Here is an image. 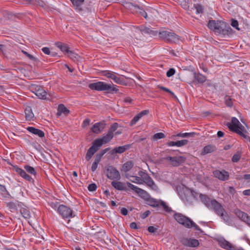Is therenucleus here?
Segmentation results:
<instances>
[{
	"label": "nucleus",
	"instance_id": "nucleus-1",
	"mask_svg": "<svg viewBox=\"0 0 250 250\" xmlns=\"http://www.w3.org/2000/svg\"><path fill=\"white\" fill-rule=\"evenodd\" d=\"M208 26L221 37L229 36L233 31L227 23L222 21L209 20Z\"/></svg>",
	"mask_w": 250,
	"mask_h": 250
},
{
	"label": "nucleus",
	"instance_id": "nucleus-2",
	"mask_svg": "<svg viewBox=\"0 0 250 250\" xmlns=\"http://www.w3.org/2000/svg\"><path fill=\"white\" fill-rule=\"evenodd\" d=\"M88 87L91 90L97 91H107L109 93H118L119 89L116 85L106 83L103 82H98L90 83Z\"/></svg>",
	"mask_w": 250,
	"mask_h": 250
},
{
	"label": "nucleus",
	"instance_id": "nucleus-3",
	"mask_svg": "<svg viewBox=\"0 0 250 250\" xmlns=\"http://www.w3.org/2000/svg\"><path fill=\"white\" fill-rule=\"evenodd\" d=\"M146 204L153 208H156L157 211L161 210V208H163V210L167 212L170 213L174 212L171 208L166 204V203L162 200H157L152 198L151 196L146 201Z\"/></svg>",
	"mask_w": 250,
	"mask_h": 250
},
{
	"label": "nucleus",
	"instance_id": "nucleus-4",
	"mask_svg": "<svg viewBox=\"0 0 250 250\" xmlns=\"http://www.w3.org/2000/svg\"><path fill=\"white\" fill-rule=\"evenodd\" d=\"M159 37L162 40L168 43H176L180 40V37L171 30H160Z\"/></svg>",
	"mask_w": 250,
	"mask_h": 250
},
{
	"label": "nucleus",
	"instance_id": "nucleus-5",
	"mask_svg": "<svg viewBox=\"0 0 250 250\" xmlns=\"http://www.w3.org/2000/svg\"><path fill=\"white\" fill-rule=\"evenodd\" d=\"M102 76L112 80L114 83L123 85H126L127 82L124 77H118L116 74L109 70H104L101 72Z\"/></svg>",
	"mask_w": 250,
	"mask_h": 250
},
{
	"label": "nucleus",
	"instance_id": "nucleus-6",
	"mask_svg": "<svg viewBox=\"0 0 250 250\" xmlns=\"http://www.w3.org/2000/svg\"><path fill=\"white\" fill-rule=\"evenodd\" d=\"M106 176L110 180H119L121 178L119 171L116 167L111 165H107L105 167Z\"/></svg>",
	"mask_w": 250,
	"mask_h": 250
},
{
	"label": "nucleus",
	"instance_id": "nucleus-7",
	"mask_svg": "<svg viewBox=\"0 0 250 250\" xmlns=\"http://www.w3.org/2000/svg\"><path fill=\"white\" fill-rule=\"evenodd\" d=\"M240 124L241 123L236 118L232 117L231 119V122L228 123L227 124V125L230 130L237 133L244 138H247V135L238 129L237 126Z\"/></svg>",
	"mask_w": 250,
	"mask_h": 250
},
{
	"label": "nucleus",
	"instance_id": "nucleus-8",
	"mask_svg": "<svg viewBox=\"0 0 250 250\" xmlns=\"http://www.w3.org/2000/svg\"><path fill=\"white\" fill-rule=\"evenodd\" d=\"M173 212H174V214L173 216L178 223L181 224L185 228H189V225L192 221L190 218L182 213L175 212L174 211Z\"/></svg>",
	"mask_w": 250,
	"mask_h": 250
},
{
	"label": "nucleus",
	"instance_id": "nucleus-9",
	"mask_svg": "<svg viewBox=\"0 0 250 250\" xmlns=\"http://www.w3.org/2000/svg\"><path fill=\"white\" fill-rule=\"evenodd\" d=\"M58 212L63 218H72L75 216L73 211L69 207L63 205H60L58 208Z\"/></svg>",
	"mask_w": 250,
	"mask_h": 250
},
{
	"label": "nucleus",
	"instance_id": "nucleus-10",
	"mask_svg": "<svg viewBox=\"0 0 250 250\" xmlns=\"http://www.w3.org/2000/svg\"><path fill=\"white\" fill-rule=\"evenodd\" d=\"M163 160L166 161H169L170 164L175 167H177L184 164L187 158L185 156H167L163 158Z\"/></svg>",
	"mask_w": 250,
	"mask_h": 250
},
{
	"label": "nucleus",
	"instance_id": "nucleus-11",
	"mask_svg": "<svg viewBox=\"0 0 250 250\" xmlns=\"http://www.w3.org/2000/svg\"><path fill=\"white\" fill-rule=\"evenodd\" d=\"M30 90L40 99L43 100L46 99L47 93L42 86L33 84L30 86Z\"/></svg>",
	"mask_w": 250,
	"mask_h": 250
},
{
	"label": "nucleus",
	"instance_id": "nucleus-12",
	"mask_svg": "<svg viewBox=\"0 0 250 250\" xmlns=\"http://www.w3.org/2000/svg\"><path fill=\"white\" fill-rule=\"evenodd\" d=\"M139 175L143 178L144 183L151 189L154 190L158 189V187L150 176L147 173L143 171L139 172Z\"/></svg>",
	"mask_w": 250,
	"mask_h": 250
},
{
	"label": "nucleus",
	"instance_id": "nucleus-13",
	"mask_svg": "<svg viewBox=\"0 0 250 250\" xmlns=\"http://www.w3.org/2000/svg\"><path fill=\"white\" fill-rule=\"evenodd\" d=\"M13 170L16 171L21 177L27 180L30 183H34V180L28 174H27L25 170L20 168L17 166H14L13 167Z\"/></svg>",
	"mask_w": 250,
	"mask_h": 250
},
{
	"label": "nucleus",
	"instance_id": "nucleus-14",
	"mask_svg": "<svg viewBox=\"0 0 250 250\" xmlns=\"http://www.w3.org/2000/svg\"><path fill=\"white\" fill-rule=\"evenodd\" d=\"M181 242L185 246L192 248L198 247L200 244L199 241L194 238H184Z\"/></svg>",
	"mask_w": 250,
	"mask_h": 250
},
{
	"label": "nucleus",
	"instance_id": "nucleus-15",
	"mask_svg": "<svg viewBox=\"0 0 250 250\" xmlns=\"http://www.w3.org/2000/svg\"><path fill=\"white\" fill-rule=\"evenodd\" d=\"M213 174L215 177L222 181H226L229 178V172L225 170L220 171L216 170L213 172Z\"/></svg>",
	"mask_w": 250,
	"mask_h": 250
},
{
	"label": "nucleus",
	"instance_id": "nucleus-16",
	"mask_svg": "<svg viewBox=\"0 0 250 250\" xmlns=\"http://www.w3.org/2000/svg\"><path fill=\"white\" fill-rule=\"evenodd\" d=\"M209 209H212L217 214L221 211H224L223 206L215 199H211V206Z\"/></svg>",
	"mask_w": 250,
	"mask_h": 250
},
{
	"label": "nucleus",
	"instance_id": "nucleus-17",
	"mask_svg": "<svg viewBox=\"0 0 250 250\" xmlns=\"http://www.w3.org/2000/svg\"><path fill=\"white\" fill-rule=\"evenodd\" d=\"M194 193L196 194L195 191L192 190L191 192H187L186 193L184 192L183 194H181V197L186 205H190L192 204V196L194 195Z\"/></svg>",
	"mask_w": 250,
	"mask_h": 250
},
{
	"label": "nucleus",
	"instance_id": "nucleus-18",
	"mask_svg": "<svg viewBox=\"0 0 250 250\" xmlns=\"http://www.w3.org/2000/svg\"><path fill=\"white\" fill-rule=\"evenodd\" d=\"M105 122L102 121L95 124L91 127L92 131L95 134H99L102 131L105 127Z\"/></svg>",
	"mask_w": 250,
	"mask_h": 250
},
{
	"label": "nucleus",
	"instance_id": "nucleus-19",
	"mask_svg": "<svg viewBox=\"0 0 250 250\" xmlns=\"http://www.w3.org/2000/svg\"><path fill=\"white\" fill-rule=\"evenodd\" d=\"M0 195L1 199L4 201L9 200L13 198L9 192L7 191L6 187L0 184Z\"/></svg>",
	"mask_w": 250,
	"mask_h": 250
},
{
	"label": "nucleus",
	"instance_id": "nucleus-20",
	"mask_svg": "<svg viewBox=\"0 0 250 250\" xmlns=\"http://www.w3.org/2000/svg\"><path fill=\"white\" fill-rule=\"evenodd\" d=\"M136 29L140 31L142 34H148L151 36H155L158 34V31L153 30L151 28L143 26H137Z\"/></svg>",
	"mask_w": 250,
	"mask_h": 250
},
{
	"label": "nucleus",
	"instance_id": "nucleus-21",
	"mask_svg": "<svg viewBox=\"0 0 250 250\" xmlns=\"http://www.w3.org/2000/svg\"><path fill=\"white\" fill-rule=\"evenodd\" d=\"M131 145L130 144H127L124 146L116 147L110 151V154L111 155H114L116 153H123L129 149L131 147Z\"/></svg>",
	"mask_w": 250,
	"mask_h": 250
},
{
	"label": "nucleus",
	"instance_id": "nucleus-22",
	"mask_svg": "<svg viewBox=\"0 0 250 250\" xmlns=\"http://www.w3.org/2000/svg\"><path fill=\"white\" fill-rule=\"evenodd\" d=\"M218 242L221 247L223 249L227 250H232L234 249V247L224 238L218 239Z\"/></svg>",
	"mask_w": 250,
	"mask_h": 250
},
{
	"label": "nucleus",
	"instance_id": "nucleus-23",
	"mask_svg": "<svg viewBox=\"0 0 250 250\" xmlns=\"http://www.w3.org/2000/svg\"><path fill=\"white\" fill-rule=\"evenodd\" d=\"M112 186L118 190L127 191L128 189L125 187V184L119 181H113L111 183Z\"/></svg>",
	"mask_w": 250,
	"mask_h": 250
},
{
	"label": "nucleus",
	"instance_id": "nucleus-24",
	"mask_svg": "<svg viewBox=\"0 0 250 250\" xmlns=\"http://www.w3.org/2000/svg\"><path fill=\"white\" fill-rule=\"evenodd\" d=\"M234 213L238 218H239L244 222H246L247 220H248L250 217V216H249L247 213L241 211L238 208L234 209Z\"/></svg>",
	"mask_w": 250,
	"mask_h": 250
},
{
	"label": "nucleus",
	"instance_id": "nucleus-25",
	"mask_svg": "<svg viewBox=\"0 0 250 250\" xmlns=\"http://www.w3.org/2000/svg\"><path fill=\"white\" fill-rule=\"evenodd\" d=\"M199 196L202 203H203L208 208H210L211 206V200L210 199L209 197L206 194L202 193H199Z\"/></svg>",
	"mask_w": 250,
	"mask_h": 250
},
{
	"label": "nucleus",
	"instance_id": "nucleus-26",
	"mask_svg": "<svg viewBox=\"0 0 250 250\" xmlns=\"http://www.w3.org/2000/svg\"><path fill=\"white\" fill-rule=\"evenodd\" d=\"M27 130L30 133L38 136L40 138L44 137V133L42 130L36 128L34 127L29 126L27 128Z\"/></svg>",
	"mask_w": 250,
	"mask_h": 250
},
{
	"label": "nucleus",
	"instance_id": "nucleus-27",
	"mask_svg": "<svg viewBox=\"0 0 250 250\" xmlns=\"http://www.w3.org/2000/svg\"><path fill=\"white\" fill-rule=\"evenodd\" d=\"M193 75L194 79L197 81L198 83H203L207 80L206 77L201 73L194 72Z\"/></svg>",
	"mask_w": 250,
	"mask_h": 250
},
{
	"label": "nucleus",
	"instance_id": "nucleus-28",
	"mask_svg": "<svg viewBox=\"0 0 250 250\" xmlns=\"http://www.w3.org/2000/svg\"><path fill=\"white\" fill-rule=\"evenodd\" d=\"M216 150V147L215 146L211 145H207L205 146L201 152V154L203 155H205L207 154L210 153L215 151Z\"/></svg>",
	"mask_w": 250,
	"mask_h": 250
},
{
	"label": "nucleus",
	"instance_id": "nucleus-29",
	"mask_svg": "<svg viewBox=\"0 0 250 250\" xmlns=\"http://www.w3.org/2000/svg\"><path fill=\"white\" fill-rule=\"evenodd\" d=\"M134 166V163L132 161H128L125 162L122 167L121 171L125 172H127L130 170Z\"/></svg>",
	"mask_w": 250,
	"mask_h": 250
},
{
	"label": "nucleus",
	"instance_id": "nucleus-30",
	"mask_svg": "<svg viewBox=\"0 0 250 250\" xmlns=\"http://www.w3.org/2000/svg\"><path fill=\"white\" fill-rule=\"evenodd\" d=\"M73 3L75 8L78 10L79 11H82L83 8L82 6L83 5L84 0H70Z\"/></svg>",
	"mask_w": 250,
	"mask_h": 250
},
{
	"label": "nucleus",
	"instance_id": "nucleus-31",
	"mask_svg": "<svg viewBox=\"0 0 250 250\" xmlns=\"http://www.w3.org/2000/svg\"><path fill=\"white\" fill-rule=\"evenodd\" d=\"M55 45L58 47L62 51L67 53L69 52V46L67 44L58 42Z\"/></svg>",
	"mask_w": 250,
	"mask_h": 250
},
{
	"label": "nucleus",
	"instance_id": "nucleus-32",
	"mask_svg": "<svg viewBox=\"0 0 250 250\" xmlns=\"http://www.w3.org/2000/svg\"><path fill=\"white\" fill-rule=\"evenodd\" d=\"M217 215L219 216L225 223L229 224L230 223V217L228 214L227 213V212H226L225 209H224V211H221Z\"/></svg>",
	"mask_w": 250,
	"mask_h": 250
},
{
	"label": "nucleus",
	"instance_id": "nucleus-33",
	"mask_svg": "<svg viewBox=\"0 0 250 250\" xmlns=\"http://www.w3.org/2000/svg\"><path fill=\"white\" fill-rule=\"evenodd\" d=\"M24 112L25 114V118L26 120H31L34 116L32 112V108L30 106H27Z\"/></svg>",
	"mask_w": 250,
	"mask_h": 250
},
{
	"label": "nucleus",
	"instance_id": "nucleus-34",
	"mask_svg": "<svg viewBox=\"0 0 250 250\" xmlns=\"http://www.w3.org/2000/svg\"><path fill=\"white\" fill-rule=\"evenodd\" d=\"M141 198H143L146 201L150 197V195L146 190L139 188L136 192Z\"/></svg>",
	"mask_w": 250,
	"mask_h": 250
},
{
	"label": "nucleus",
	"instance_id": "nucleus-35",
	"mask_svg": "<svg viewBox=\"0 0 250 250\" xmlns=\"http://www.w3.org/2000/svg\"><path fill=\"white\" fill-rule=\"evenodd\" d=\"M114 135L111 134L108 131L106 135H104L103 137L100 138V139L104 143V144H105L109 142L112 139Z\"/></svg>",
	"mask_w": 250,
	"mask_h": 250
},
{
	"label": "nucleus",
	"instance_id": "nucleus-36",
	"mask_svg": "<svg viewBox=\"0 0 250 250\" xmlns=\"http://www.w3.org/2000/svg\"><path fill=\"white\" fill-rule=\"evenodd\" d=\"M125 7L131 10V12L134 13L136 9H138V5L131 2H126Z\"/></svg>",
	"mask_w": 250,
	"mask_h": 250
},
{
	"label": "nucleus",
	"instance_id": "nucleus-37",
	"mask_svg": "<svg viewBox=\"0 0 250 250\" xmlns=\"http://www.w3.org/2000/svg\"><path fill=\"white\" fill-rule=\"evenodd\" d=\"M103 144L104 143L102 142L101 139L100 138H98L94 141V142L92 143V145L91 146L93 147V148H94L95 149H96L97 151H98Z\"/></svg>",
	"mask_w": 250,
	"mask_h": 250
},
{
	"label": "nucleus",
	"instance_id": "nucleus-38",
	"mask_svg": "<svg viewBox=\"0 0 250 250\" xmlns=\"http://www.w3.org/2000/svg\"><path fill=\"white\" fill-rule=\"evenodd\" d=\"M24 169L25 170V171L28 172L29 174L35 176L37 175V171L35 168L29 165H25L24 166Z\"/></svg>",
	"mask_w": 250,
	"mask_h": 250
},
{
	"label": "nucleus",
	"instance_id": "nucleus-39",
	"mask_svg": "<svg viewBox=\"0 0 250 250\" xmlns=\"http://www.w3.org/2000/svg\"><path fill=\"white\" fill-rule=\"evenodd\" d=\"M196 135L195 132H189V133H179L177 134L175 136L182 137V138H189L194 137Z\"/></svg>",
	"mask_w": 250,
	"mask_h": 250
},
{
	"label": "nucleus",
	"instance_id": "nucleus-40",
	"mask_svg": "<svg viewBox=\"0 0 250 250\" xmlns=\"http://www.w3.org/2000/svg\"><path fill=\"white\" fill-rule=\"evenodd\" d=\"M6 206L8 207V209L11 211V212H15L17 210V207L16 204L13 202H9L8 203H6Z\"/></svg>",
	"mask_w": 250,
	"mask_h": 250
},
{
	"label": "nucleus",
	"instance_id": "nucleus-41",
	"mask_svg": "<svg viewBox=\"0 0 250 250\" xmlns=\"http://www.w3.org/2000/svg\"><path fill=\"white\" fill-rule=\"evenodd\" d=\"M191 228H193L194 230L199 231L202 234H205L204 231L202 230L200 228V227L197 225H196V223H194L192 220L190 223L189 227V228H188V229H190Z\"/></svg>",
	"mask_w": 250,
	"mask_h": 250
},
{
	"label": "nucleus",
	"instance_id": "nucleus-42",
	"mask_svg": "<svg viewBox=\"0 0 250 250\" xmlns=\"http://www.w3.org/2000/svg\"><path fill=\"white\" fill-rule=\"evenodd\" d=\"M21 213L22 215V216L26 219H28L30 217V213L29 211L25 208H21Z\"/></svg>",
	"mask_w": 250,
	"mask_h": 250
},
{
	"label": "nucleus",
	"instance_id": "nucleus-43",
	"mask_svg": "<svg viewBox=\"0 0 250 250\" xmlns=\"http://www.w3.org/2000/svg\"><path fill=\"white\" fill-rule=\"evenodd\" d=\"M58 111L65 115L69 113V110L63 104H60L59 105Z\"/></svg>",
	"mask_w": 250,
	"mask_h": 250
},
{
	"label": "nucleus",
	"instance_id": "nucleus-44",
	"mask_svg": "<svg viewBox=\"0 0 250 250\" xmlns=\"http://www.w3.org/2000/svg\"><path fill=\"white\" fill-rule=\"evenodd\" d=\"M241 158V152L240 151H237L235 154L233 155L231 158V161L233 163L238 162Z\"/></svg>",
	"mask_w": 250,
	"mask_h": 250
},
{
	"label": "nucleus",
	"instance_id": "nucleus-45",
	"mask_svg": "<svg viewBox=\"0 0 250 250\" xmlns=\"http://www.w3.org/2000/svg\"><path fill=\"white\" fill-rule=\"evenodd\" d=\"M135 13H139L146 19H147V15L146 12L144 10L143 8L138 6V9H136V11Z\"/></svg>",
	"mask_w": 250,
	"mask_h": 250
},
{
	"label": "nucleus",
	"instance_id": "nucleus-46",
	"mask_svg": "<svg viewBox=\"0 0 250 250\" xmlns=\"http://www.w3.org/2000/svg\"><path fill=\"white\" fill-rule=\"evenodd\" d=\"M67 54L69 57L72 59L74 61L78 60L79 56H78V54L75 53L73 51L69 50Z\"/></svg>",
	"mask_w": 250,
	"mask_h": 250
},
{
	"label": "nucleus",
	"instance_id": "nucleus-47",
	"mask_svg": "<svg viewBox=\"0 0 250 250\" xmlns=\"http://www.w3.org/2000/svg\"><path fill=\"white\" fill-rule=\"evenodd\" d=\"M119 124L117 123H114L111 125L108 131L111 134L114 135L113 132L117 130Z\"/></svg>",
	"mask_w": 250,
	"mask_h": 250
},
{
	"label": "nucleus",
	"instance_id": "nucleus-48",
	"mask_svg": "<svg viewBox=\"0 0 250 250\" xmlns=\"http://www.w3.org/2000/svg\"><path fill=\"white\" fill-rule=\"evenodd\" d=\"M22 52L23 53V54H24L25 55H26V56H27L31 60L36 62V63H38V62H39V61L37 58L34 57L33 55L28 53L26 51L22 50Z\"/></svg>",
	"mask_w": 250,
	"mask_h": 250
},
{
	"label": "nucleus",
	"instance_id": "nucleus-49",
	"mask_svg": "<svg viewBox=\"0 0 250 250\" xmlns=\"http://www.w3.org/2000/svg\"><path fill=\"white\" fill-rule=\"evenodd\" d=\"M133 179H130V181L132 183H135L139 184H142V180L141 178L137 176H130Z\"/></svg>",
	"mask_w": 250,
	"mask_h": 250
},
{
	"label": "nucleus",
	"instance_id": "nucleus-50",
	"mask_svg": "<svg viewBox=\"0 0 250 250\" xmlns=\"http://www.w3.org/2000/svg\"><path fill=\"white\" fill-rule=\"evenodd\" d=\"M141 118L140 117V116L138 114H137L136 116H135L131 120V122H130L129 125L130 126H132L135 125L136 123L141 119Z\"/></svg>",
	"mask_w": 250,
	"mask_h": 250
},
{
	"label": "nucleus",
	"instance_id": "nucleus-51",
	"mask_svg": "<svg viewBox=\"0 0 250 250\" xmlns=\"http://www.w3.org/2000/svg\"><path fill=\"white\" fill-rule=\"evenodd\" d=\"M166 136L164 133L162 132H159L155 134L153 136V138L155 140H157L158 139L164 138Z\"/></svg>",
	"mask_w": 250,
	"mask_h": 250
},
{
	"label": "nucleus",
	"instance_id": "nucleus-52",
	"mask_svg": "<svg viewBox=\"0 0 250 250\" xmlns=\"http://www.w3.org/2000/svg\"><path fill=\"white\" fill-rule=\"evenodd\" d=\"M188 141L187 139H184L176 141L177 146L181 147L188 144Z\"/></svg>",
	"mask_w": 250,
	"mask_h": 250
},
{
	"label": "nucleus",
	"instance_id": "nucleus-53",
	"mask_svg": "<svg viewBox=\"0 0 250 250\" xmlns=\"http://www.w3.org/2000/svg\"><path fill=\"white\" fill-rule=\"evenodd\" d=\"M194 7L196 9V14L202 13L203 12V9L200 4H194Z\"/></svg>",
	"mask_w": 250,
	"mask_h": 250
},
{
	"label": "nucleus",
	"instance_id": "nucleus-54",
	"mask_svg": "<svg viewBox=\"0 0 250 250\" xmlns=\"http://www.w3.org/2000/svg\"><path fill=\"white\" fill-rule=\"evenodd\" d=\"M126 184L129 188L134 190L136 193L137 192V190H139V188L136 186H134V185L131 184L129 182H127L126 183Z\"/></svg>",
	"mask_w": 250,
	"mask_h": 250
},
{
	"label": "nucleus",
	"instance_id": "nucleus-55",
	"mask_svg": "<svg viewBox=\"0 0 250 250\" xmlns=\"http://www.w3.org/2000/svg\"><path fill=\"white\" fill-rule=\"evenodd\" d=\"M97 186L95 183H92L88 185V189L90 191H94L96 190Z\"/></svg>",
	"mask_w": 250,
	"mask_h": 250
},
{
	"label": "nucleus",
	"instance_id": "nucleus-56",
	"mask_svg": "<svg viewBox=\"0 0 250 250\" xmlns=\"http://www.w3.org/2000/svg\"><path fill=\"white\" fill-rule=\"evenodd\" d=\"M175 73V69L171 68H170L167 72L166 75L167 77H170L172 76Z\"/></svg>",
	"mask_w": 250,
	"mask_h": 250
},
{
	"label": "nucleus",
	"instance_id": "nucleus-57",
	"mask_svg": "<svg viewBox=\"0 0 250 250\" xmlns=\"http://www.w3.org/2000/svg\"><path fill=\"white\" fill-rule=\"evenodd\" d=\"M97 150L95 149L94 148H93V147L91 146L87 150V154L90 155L91 156H93V155L97 152Z\"/></svg>",
	"mask_w": 250,
	"mask_h": 250
},
{
	"label": "nucleus",
	"instance_id": "nucleus-58",
	"mask_svg": "<svg viewBox=\"0 0 250 250\" xmlns=\"http://www.w3.org/2000/svg\"><path fill=\"white\" fill-rule=\"evenodd\" d=\"M231 25L235 28L238 30H239V29L238 28V22L237 20L234 19L231 20Z\"/></svg>",
	"mask_w": 250,
	"mask_h": 250
},
{
	"label": "nucleus",
	"instance_id": "nucleus-59",
	"mask_svg": "<svg viewBox=\"0 0 250 250\" xmlns=\"http://www.w3.org/2000/svg\"><path fill=\"white\" fill-rule=\"evenodd\" d=\"M225 103L227 106L229 107H232L233 106V103L232 100L229 97H228L225 100Z\"/></svg>",
	"mask_w": 250,
	"mask_h": 250
},
{
	"label": "nucleus",
	"instance_id": "nucleus-60",
	"mask_svg": "<svg viewBox=\"0 0 250 250\" xmlns=\"http://www.w3.org/2000/svg\"><path fill=\"white\" fill-rule=\"evenodd\" d=\"M158 229L153 227L149 226L147 228V230L150 233H155L157 231Z\"/></svg>",
	"mask_w": 250,
	"mask_h": 250
},
{
	"label": "nucleus",
	"instance_id": "nucleus-61",
	"mask_svg": "<svg viewBox=\"0 0 250 250\" xmlns=\"http://www.w3.org/2000/svg\"><path fill=\"white\" fill-rule=\"evenodd\" d=\"M150 213L151 212L150 210H146L141 215V218L142 219H145L148 217Z\"/></svg>",
	"mask_w": 250,
	"mask_h": 250
},
{
	"label": "nucleus",
	"instance_id": "nucleus-62",
	"mask_svg": "<svg viewBox=\"0 0 250 250\" xmlns=\"http://www.w3.org/2000/svg\"><path fill=\"white\" fill-rule=\"evenodd\" d=\"M109 150L110 148L107 147L104 149L101 150L99 153H98V154L102 157L104 156V155Z\"/></svg>",
	"mask_w": 250,
	"mask_h": 250
},
{
	"label": "nucleus",
	"instance_id": "nucleus-63",
	"mask_svg": "<svg viewBox=\"0 0 250 250\" xmlns=\"http://www.w3.org/2000/svg\"><path fill=\"white\" fill-rule=\"evenodd\" d=\"M237 127L239 130H240L241 131H242L245 134V133H247V131L246 129H245V127L241 124H240L239 125H238Z\"/></svg>",
	"mask_w": 250,
	"mask_h": 250
},
{
	"label": "nucleus",
	"instance_id": "nucleus-64",
	"mask_svg": "<svg viewBox=\"0 0 250 250\" xmlns=\"http://www.w3.org/2000/svg\"><path fill=\"white\" fill-rule=\"evenodd\" d=\"M90 120L89 119H88V118L85 119L83 123L82 127H84L87 125H89L90 124Z\"/></svg>",
	"mask_w": 250,
	"mask_h": 250
}]
</instances>
